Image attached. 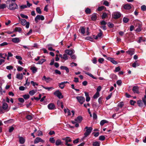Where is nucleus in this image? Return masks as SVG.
I'll return each mask as SVG.
<instances>
[{
    "instance_id": "38",
    "label": "nucleus",
    "mask_w": 146,
    "mask_h": 146,
    "mask_svg": "<svg viewBox=\"0 0 146 146\" xmlns=\"http://www.w3.org/2000/svg\"><path fill=\"white\" fill-rule=\"evenodd\" d=\"M63 59L65 60H67L68 59V57L67 54L65 53L63 55Z\"/></svg>"
},
{
    "instance_id": "37",
    "label": "nucleus",
    "mask_w": 146,
    "mask_h": 146,
    "mask_svg": "<svg viewBox=\"0 0 146 146\" xmlns=\"http://www.w3.org/2000/svg\"><path fill=\"white\" fill-rule=\"evenodd\" d=\"M42 87L44 88L47 90L48 91H50V90L54 89V88L53 87H45L43 86H42Z\"/></svg>"
},
{
    "instance_id": "59",
    "label": "nucleus",
    "mask_w": 146,
    "mask_h": 146,
    "mask_svg": "<svg viewBox=\"0 0 146 146\" xmlns=\"http://www.w3.org/2000/svg\"><path fill=\"white\" fill-rule=\"evenodd\" d=\"M124 104L123 102H119L118 104V106L119 107H120V108H122Z\"/></svg>"
},
{
    "instance_id": "9",
    "label": "nucleus",
    "mask_w": 146,
    "mask_h": 146,
    "mask_svg": "<svg viewBox=\"0 0 146 146\" xmlns=\"http://www.w3.org/2000/svg\"><path fill=\"white\" fill-rule=\"evenodd\" d=\"M62 140L65 141V144H67V143H68V142H70L72 141L70 138L68 137L62 138Z\"/></svg>"
},
{
    "instance_id": "64",
    "label": "nucleus",
    "mask_w": 146,
    "mask_h": 146,
    "mask_svg": "<svg viewBox=\"0 0 146 146\" xmlns=\"http://www.w3.org/2000/svg\"><path fill=\"white\" fill-rule=\"evenodd\" d=\"M27 7V6L26 5H22L20 6V8L21 9H23Z\"/></svg>"
},
{
    "instance_id": "8",
    "label": "nucleus",
    "mask_w": 146,
    "mask_h": 146,
    "mask_svg": "<svg viewBox=\"0 0 146 146\" xmlns=\"http://www.w3.org/2000/svg\"><path fill=\"white\" fill-rule=\"evenodd\" d=\"M44 141L40 137H37L36 138L34 141V143L35 144L37 143L40 142L42 143L44 142Z\"/></svg>"
},
{
    "instance_id": "17",
    "label": "nucleus",
    "mask_w": 146,
    "mask_h": 146,
    "mask_svg": "<svg viewBox=\"0 0 146 146\" xmlns=\"http://www.w3.org/2000/svg\"><path fill=\"white\" fill-rule=\"evenodd\" d=\"M83 119V118L81 116H79L74 119L75 121L78 123H80Z\"/></svg>"
},
{
    "instance_id": "57",
    "label": "nucleus",
    "mask_w": 146,
    "mask_h": 146,
    "mask_svg": "<svg viewBox=\"0 0 146 146\" xmlns=\"http://www.w3.org/2000/svg\"><path fill=\"white\" fill-rule=\"evenodd\" d=\"M93 118L94 119H96L97 118V115L95 113H93Z\"/></svg>"
},
{
    "instance_id": "46",
    "label": "nucleus",
    "mask_w": 146,
    "mask_h": 146,
    "mask_svg": "<svg viewBox=\"0 0 146 146\" xmlns=\"http://www.w3.org/2000/svg\"><path fill=\"white\" fill-rule=\"evenodd\" d=\"M129 19L126 17H124L123 19V21L125 23H127L129 21Z\"/></svg>"
},
{
    "instance_id": "10",
    "label": "nucleus",
    "mask_w": 146,
    "mask_h": 146,
    "mask_svg": "<svg viewBox=\"0 0 146 146\" xmlns=\"http://www.w3.org/2000/svg\"><path fill=\"white\" fill-rule=\"evenodd\" d=\"M48 108L50 110H53L55 109V106L54 104L50 103L48 105Z\"/></svg>"
},
{
    "instance_id": "24",
    "label": "nucleus",
    "mask_w": 146,
    "mask_h": 146,
    "mask_svg": "<svg viewBox=\"0 0 146 146\" xmlns=\"http://www.w3.org/2000/svg\"><path fill=\"white\" fill-rule=\"evenodd\" d=\"M52 45L51 44H49L47 45L48 46V49L50 51H54L55 50L52 48Z\"/></svg>"
},
{
    "instance_id": "3",
    "label": "nucleus",
    "mask_w": 146,
    "mask_h": 146,
    "mask_svg": "<svg viewBox=\"0 0 146 146\" xmlns=\"http://www.w3.org/2000/svg\"><path fill=\"white\" fill-rule=\"evenodd\" d=\"M44 17L42 15H38L35 17V20L36 23H38V20H41V21H43L44 20Z\"/></svg>"
},
{
    "instance_id": "22",
    "label": "nucleus",
    "mask_w": 146,
    "mask_h": 146,
    "mask_svg": "<svg viewBox=\"0 0 146 146\" xmlns=\"http://www.w3.org/2000/svg\"><path fill=\"white\" fill-rule=\"evenodd\" d=\"M30 69L32 70L33 73H35L37 70V68L35 66L32 67Z\"/></svg>"
},
{
    "instance_id": "55",
    "label": "nucleus",
    "mask_w": 146,
    "mask_h": 146,
    "mask_svg": "<svg viewBox=\"0 0 146 146\" xmlns=\"http://www.w3.org/2000/svg\"><path fill=\"white\" fill-rule=\"evenodd\" d=\"M17 69L18 71L19 72L22 71L23 69V68L21 66H18Z\"/></svg>"
},
{
    "instance_id": "33",
    "label": "nucleus",
    "mask_w": 146,
    "mask_h": 146,
    "mask_svg": "<svg viewBox=\"0 0 146 146\" xmlns=\"http://www.w3.org/2000/svg\"><path fill=\"white\" fill-rule=\"evenodd\" d=\"M103 4L104 5L106 6H108L110 5V3L106 0H103Z\"/></svg>"
},
{
    "instance_id": "51",
    "label": "nucleus",
    "mask_w": 146,
    "mask_h": 146,
    "mask_svg": "<svg viewBox=\"0 0 146 146\" xmlns=\"http://www.w3.org/2000/svg\"><path fill=\"white\" fill-rule=\"evenodd\" d=\"M105 139V137L104 135H101L99 137V139L101 141H104Z\"/></svg>"
},
{
    "instance_id": "28",
    "label": "nucleus",
    "mask_w": 146,
    "mask_h": 146,
    "mask_svg": "<svg viewBox=\"0 0 146 146\" xmlns=\"http://www.w3.org/2000/svg\"><path fill=\"white\" fill-rule=\"evenodd\" d=\"M8 107V104L6 103H4L2 105V108L4 110H6Z\"/></svg>"
},
{
    "instance_id": "2",
    "label": "nucleus",
    "mask_w": 146,
    "mask_h": 146,
    "mask_svg": "<svg viewBox=\"0 0 146 146\" xmlns=\"http://www.w3.org/2000/svg\"><path fill=\"white\" fill-rule=\"evenodd\" d=\"M84 129H86V132L84 134V137H86L90 134L92 130V128L91 127L86 126Z\"/></svg>"
},
{
    "instance_id": "39",
    "label": "nucleus",
    "mask_w": 146,
    "mask_h": 146,
    "mask_svg": "<svg viewBox=\"0 0 146 146\" xmlns=\"http://www.w3.org/2000/svg\"><path fill=\"white\" fill-rule=\"evenodd\" d=\"M65 86V84L63 82L60 83L59 84V87L62 89H63L64 88Z\"/></svg>"
},
{
    "instance_id": "27",
    "label": "nucleus",
    "mask_w": 146,
    "mask_h": 146,
    "mask_svg": "<svg viewBox=\"0 0 146 146\" xmlns=\"http://www.w3.org/2000/svg\"><path fill=\"white\" fill-rule=\"evenodd\" d=\"M137 104L139 106L142 107L143 106V103L141 100H139L137 101Z\"/></svg>"
},
{
    "instance_id": "42",
    "label": "nucleus",
    "mask_w": 146,
    "mask_h": 146,
    "mask_svg": "<svg viewBox=\"0 0 146 146\" xmlns=\"http://www.w3.org/2000/svg\"><path fill=\"white\" fill-rule=\"evenodd\" d=\"M93 145L94 146H100V143L98 141L93 142Z\"/></svg>"
},
{
    "instance_id": "50",
    "label": "nucleus",
    "mask_w": 146,
    "mask_h": 146,
    "mask_svg": "<svg viewBox=\"0 0 146 146\" xmlns=\"http://www.w3.org/2000/svg\"><path fill=\"white\" fill-rule=\"evenodd\" d=\"M26 118L27 119L29 120H31L32 119L33 117L31 115H28L26 116Z\"/></svg>"
},
{
    "instance_id": "31",
    "label": "nucleus",
    "mask_w": 146,
    "mask_h": 146,
    "mask_svg": "<svg viewBox=\"0 0 146 146\" xmlns=\"http://www.w3.org/2000/svg\"><path fill=\"white\" fill-rule=\"evenodd\" d=\"M108 123V121L106 120H103L100 122V125L101 126H103L105 123Z\"/></svg>"
},
{
    "instance_id": "48",
    "label": "nucleus",
    "mask_w": 146,
    "mask_h": 146,
    "mask_svg": "<svg viewBox=\"0 0 146 146\" xmlns=\"http://www.w3.org/2000/svg\"><path fill=\"white\" fill-rule=\"evenodd\" d=\"M23 97L24 98V99L26 100L29 99L30 96L28 94H25L23 96Z\"/></svg>"
},
{
    "instance_id": "63",
    "label": "nucleus",
    "mask_w": 146,
    "mask_h": 146,
    "mask_svg": "<svg viewBox=\"0 0 146 146\" xmlns=\"http://www.w3.org/2000/svg\"><path fill=\"white\" fill-rule=\"evenodd\" d=\"M108 26L110 28H112L114 26V25L113 23L110 22L108 23Z\"/></svg>"
},
{
    "instance_id": "5",
    "label": "nucleus",
    "mask_w": 146,
    "mask_h": 146,
    "mask_svg": "<svg viewBox=\"0 0 146 146\" xmlns=\"http://www.w3.org/2000/svg\"><path fill=\"white\" fill-rule=\"evenodd\" d=\"M76 99L81 104H82L85 101V98L81 96H77L76 97Z\"/></svg>"
},
{
    "instance_id": "7",
    "label": "nucleus",
    "mask_w": 146,
    "mask_h": 146,
    "mask_svg": "<svg viewBox=\"0 0 146 146\" xmlns=\"http://www.w3.org/2000/svg\"><path fill=\"white\" fill-rule=\"evenodd\" d=\"M132 5L130 4H127L123 5V8L125 10H129L131 8Z\"/></svg>"
},
{
    "instance_id": "53",
    "label": "nucleus",
    "mask_w": 146,
    "mask_h": 146,
    "mask_svg": "<svg viewBox=\"0 0 146 146\" xmlns=\"http://www.w3.org/2000/svg\"><path fill=\"white\" fill-rule=\"evenodd\" d=\"M105 8V7L104 6H101L100 7H99L98 8L97 10L98 11H100L103 10L104 8Z\"/></svg>"
},
{
    "instance_id": "14",
    "label": "nucleus",
    "mask_w": 146,
    "mask_h": 146,
    "mask_svg": "<svg viewBox=\"0 0 146 146\" xmlns=\"http://www.w3.org/2000/svg\"><path fill=\"white\" fill-rule=\"evenodd\" d=\"M126 52L131 56L134 54V50L133 48L130 49L128 51H127Z\"/></svg>"
},
{
    "instance_id": "12",
    "label": "nucleus",
    "mask_w": 146,
    "mask_h": 146,
    "mask_svg": "<svg viewBox=\"0 0 146 146\" xmlns=\"http://www.w3.org/2000/svg\"><path fill=\"white\" fill-rule=\"evenodd\" d=\"M65 52L67 54L71 55L74 52V51L72 50L67 49L65 50Z\"/></svg>"
},
{
    "instance_id": "21",
    "label": "nucleus",
    "mask_w": 146,
    "mask_h": 146,
    "mask_svg": "<svg viewBox=\"0 0 146 146\" xmlns=\"http://www.w3.org/2000/svg\"><path fill=\"white\" fill-rule=\"evenodd\" d=\"M22 29L20 27H15L13 31L14 32H18L19 33H21L22 31Z\"/></svg>"
},
{
    "instance_id": "36",
    "label": "nucleus",
    "mask_w": 146,
    "mask_h": 146,
    "mask_svg": "<svg viewBox=\"0 0 146 146\" xmlns=\"http://www.w3.org/2000/svg\"><path fill=\"white\" fill-rule=\"evenodd\" d=\"M86 40H90L92 42H93L94 40V38L90 36H88L86 38Z\"/></svg>"
},
{
    "instance_id": "23",
    "label": "nucleus",
    "mask_w": 146,
    "mask_h": 146,
    "mask_svg": "<svg viewBox=\"0 0 146 146\" xmlns=\"http://www.w3.org/2000/svg\"><path fill=\"white\" fill-rule=\"evenodd\" d=\"M79 31H80V33L84 35L85 33V28L83 27H80Z\"/></svg>"
},
{
    "instance_id": "26",
    "label": "nucleus",
    "mask_w": 146,
    "mask_h": 146,
    "mask_svg": "<svg viewBox=\"0 0 146 146\" xmlns=\"http://www.w3.org/2000/svg\"><path fill=\"white\" fill-rule=\"evenodd\" d=\"M145 93L146 94V89H145ZM142 100L145 106H146V95H145L144 97L142 98Z\"/></svg>"
},
{
    "instance_id": "32",
    "label": "nucleus",
    "mask_w": 146,
    "mask_h": 146,
    "mask_svg": "<svg viewBox=\"0 0 146 146\" xmlns=\"http://www.w3.org/2000/svg\"><path fill=\"white\" fill-rule=\"evenodd\" d=\"M145 41V40L143 39L142 37H139L138 40L137 41L138 43H140L142 42H144Z\"/></svg>"
},
{
    "instance_id": "30",
    "label": "nucleus",
    "mask_w": 146,
    "mask_h": 146,
    "mask_svg": "<svg viewBox=\"0 0 146 146\" xmlns=\"http://www.w3.org/2000/svg\"><path fill=\"white\" fill-rule=\"evenodd\" d=\"M36 90H32L30 91L29 92V94L31 96H33L34 95L35 93L36 92Z\"/></svg>"
},
{
    "instance_id": "35",
    "label": "nucleus",
    "mask_w": 146,
    "mask_h": 146,
    "mask_svg": "<svg viewBox=\"0 0 146 146\" xmlns=\"http://www.w3.org/2000/svg\"><path fill=\"white\" fill-rule=\"evenodd\" d=\"M21 24L23 25H25L27 23L25 19H21Z\"/></svg>"
},
{
    "instance_id": "61",
    "label": "nucleus",
    "mask_w": 146,
    "mask_h": 146,
    "mask_svg": "<svg viewBox=\"0 0 146 146\" xmlns=\"http://www.w3.org/2000/svg\"><path fill=\"white\" fill-rule=\"evenodd\" d=\"M6 69L9 70H11L13 69V67L11 65L7 66L6 67Z\"/></svg>"
},
{
    "instance_id": "56",
    "label": "nucleus",
    "mask_w": 146,
    "mask_h": 146,
    "mask_svg": "<svg viewBox=\"0 0 146 146\" xmlns=\"http://www.w3.org/2000/svg\"><path fill=\"white\" fill-rule=\"evenodd\" d=\"M99 31H100V32L97 35V36L98 37H101L102 36V32L100 29L99 30Z\"/></svg>"
},
{
    "instance_id": "62",
    "label": "nucleus",
    "mask_w": 146,
    "mask_h": 146,
    "mask_svg": "<svg viewBox=\"0 0 146 146\" xmlns=\"http://www.w3.org/2000/svg\"><path fill=\"white\" fill-rule=\"evenodd\" d=\"M31 84H32V85L34 86L35 85H36V86H38V84H37V83H36V82H34L33 81H31Z\"/></svg>"
},
{
    "instance_id": "6",
    "label": "nucleus",
    "mask_w": 146,
    "mask_h": 146,
    "mask_svg": "<svg viewBox=\"0 0 146 146\" xmlns=\"http://www.w3.org/2000/svg\"><path fill=\"white\" fill-rule=\"evenodd\" d=\"M113 18L114 19H117L121 16V14L119 12H114L112 15Z\"/></svg>"
},
{
    "instance_id": "34",
    "label": "nucleus",
    "mask_w": 146,
    "mask_h": 146,
    "mask_svg": "<svg viewBox=\"0 0 146 146\" xmlns=\"http://www.w3.org/2000/svg\"><path fill=\"white\" fill-rule=\"evenodd\" d=\"M46 60L45 59H40L39 61H38L37 63L38 64H42L44 62L46 61Z\"/></svg>"
},
{
    "instance_id": "40",
    "label": "nucleus",
    "mask_w": 146,
    "mask_h": 146,
    "mask_svg": "<svg viewBox=\"0 0 146 146\" xmlns=\"http://www.w3.org/2000/svg\"><path fill=\"white\" fill-rule=\"evenodd\" d=\"M99 96V92H96V93L94 95L93 98L94 99H96Z\"/></svg>"
},
{
    "instance_id": "52",
    "label": "nucleus",
    "mask_w": 146,
    "mask_h": 146,
    "mask_svg": "<svg viewBox=\"0 0 146 146\" xmlns=\"http://www.w3.org/2000/svg\"><path fill=\"white\" fill-rule=\"evenodd\" d=\"M104 61V59L102 58H100L98 59V62L100 63H102Z\"/></svg>"
},
{
    "instance_id": "58",
    "label": "nucleus",
    "mask_w": 146,
    "mask_h": 146,
    "mask_svg": "<svg viewBox=\"0 0 146 146\" xmlns=\"http://www.w3.org/2000/svg\"><path fill=\"white\" fill-rule=\"evenodd\" d=\"M141 9L142 10L145 11L146 10V6L145 5H143L141 7Z\"/></svg>"
},
{
    "instance_id": "41",
    "label": "nucleus",
    "mask_w": 146,
    "mask_h": 146,
    "mask_svg": "<svg viewBox=\"0 0 146 146\" xmlns=\"http://www.w3.org/2000/svg\"><path fill=\"white\" fill-rule=\"evenodd\" d=\"M6 5L5 4H2L0 5V9H4L6 8Z\"/></svg>"
},
{
    "instance_id": "13",
    "label": "nucleus",
    "mask_w": 146,
    "mask_h": 146,
    "mask_svg": "<svg viewBox=\"0 0 146 146\" xmlns=\"http://www.w3.org/2000/svg\"><path fill=\"white\" fill-rule=\"evenodd\" d=\"M19 142L20 144H24L25 140V139L22 137H20L19 136Z\"/></svg>"
},
{
    "instance_id": "15",
    "label": "nucleus",
    "mask_w": 146,
    "mask_h": 146,
    "mask_svg": "<svg viewBox=\"0 0 146 146\" xmlns=\"http://www.w3.org/2000/svg\"><path fill=\"white\" fill-rule=\"evenodd\" d=\"M132 90L134 93L139 94V88L137 86H135L133 87Z\"/></svg>"
},
{
    "instance_id": "1",
    "label": "nucleus",
    "mask_w": 146,
    "mask_h": 146,
    "mask_svg": "<svg viewBox=\"0 0 146 146\" xmlns=\"http://www.w3.org/2000/svg\"><path fill=\"white\" fill-rule=\"evenodd\" d=\"M7 2L9 4L8 9L9 10H13L18 8V5L15 2L9 0L7 1Z\"/></svg>"
},
{
    "instance_id": "25",
    "label": "nucleus",
    "mask_w": 146,
    "mask_h": 146,
    "mask_svg": "<svg viewBox=\"0 0 146 146\" xmlns=\"http://www.w3.org/2000/svg\"><path fill=\"white\" fill-rule=\"evenodd\" d=\"M84 72L85 73V74L88 75V76H90V77H92L93 79H97L96 78V77L94 76L91 73H89L88 72H86V71Z\"/></svg>"
},
{
    "instance_id": "44",
    "label": "nucleus",
    "mask_w": 146,
    "mask_h": 146,
    "mask_svg": "<svg viewBox=\"0 0 146 146\" xmlns=\"http://www.w3.org/2000/svg\"><path fill=\"white\" fill-rule=\"evenodd\" d=\"M141 25H139L135 31L137 32H139L141 31Z\"/></svg>"
},
{
    "instance_id": "11",
    "label": "nucleus",
    "mask_w": 146,
    "mask_h": 146,
    "mask_svg": "<svg viewBox=\"0 0 146 146\" xmlns=\"http://www.w3.org/2000/svg\"><path fill=\"white\" fill-rule=\"evenodd\" d=\"M107 59L111 62L113 64L116 65L117 64V62L114 60V58L111 57L107 58Z\"/></svg>"
},
{
    "instance_id": "19",
    "label": "nucleus",
    "mask_w": 146,
    "mask_h": 146,
    "mask_svg": "<svg viewBox=\"0 0 146 146\" xmlns=\"http://www.w3.org/2000/svg\"><path fill=\"white\" fill-rule=\"evenodd\" d=\"M23 75L22 73L20 74L18 73L16 75V78L19 80H22L23 78Z\"/></svg>"
},
{
    "instance_id": "18",
    "label": "nucleus",
    "mask_w": 146,
    "mask_h": 146,
    "mask_svg": "<svg viewBox=\"0 0 146 146\" xmlns=\"http://www.w3.org/2000/svg\"><path fill=\"white\" fill-rule=\"evenodd\" d=\"M55 144L56 146L62 145H63V142L59 139H58L56 141Z\"/></svg>"
},
{
    "instance_id": "16",
    "label": "nucleus",
    "mask_w": 146,
    "mask_h": 146,
    "mask_svg": "<svg viewBox=\"0 0 146 146\" xmlns=\"http://www.w3.org/2000/svg\"><path fill=\"white\" fill-rule=\"evenodd\" d=\"M43 80H45L47 83H48L52 80V79L49 77L46 78L45 76H44L42 78Z\"/></svg>"
},
{
    "instance_id": "54",
    "label": "nucleus",
    "mask_w": 146,
    "mask_h": 146,
    "mask_svg": "<svg viewBox=\"0 0 146 146\" xmlns=\"http://www.w3.org/2000/svg\"><path fill=\"white\" fill-rule=\"evenodd\" d=\"M21 16L23 18H25L26 19H27L28 18V16L27 15H25L23 14H20Z\"/></svg>"
},
{
    "instance_id": "20",
    "label": "nucleus",
    "mask_w": 146,
    "mask_h": 146,
    "mask_svg": "<svg viewBox=\"0 0 146 146\" xmlns=\"http://www.w3.org/2000/svg\"><path fill=\"white\" fill-rule=\"evenodd\" d=\"M12 41L14 43H18L20 41L19 38H15L12 39Z\"/></svg>"
},
{
    "instance_id": "49",
    "label": "nucleus",
    "mask_w": 146,
    "mask_h": 146,
    "mask_svg": "<svg viewBox=\"0 0 146 146\" xmlns=\"http://www.w3.org/2000/svg\"><path fill=\"white\" fill-rule=\"evenodd\" d=\"M36 12L39 14H41L42 13L41 10L39 7H38L36 8Z\"/></svg>"
},
{
    "instance_id": "29",
    "label": "nucleus",
    "mask_w": 146,
    "mask_h": 146,
    "mask_svg": "<svg viewBox=\"0 0 146 146\" xmlns=\"http://www.w3.org/2000/svg\"><path fill=\"white\" fill-rule=\"evenodd\" d=\"M96 13L93 14L91 17V19L92 21H95L97 19Z\"/></svg>"
},
{
    "instance_id": "47",
    "label": "nucleus",
    "mask_w": 146,
    "mask_h": 146,
    "mask_svg": "<svg viewBox=\"0 0 146 146\" xmlns=\"http://www.w3.org/2000/svg\"><path fill=\"white\" fill-rule=\"evenodd\" d=\"M49 141L52 143H54L55 142V140L54 137H50L49 139Z\"/></svg>"
},
{
    "instance_id": "45",
    "label": "nucleus",
    "mask_w": 146,
    "mask_h": 146,
    "mask_svg": "<svg viewBox=\"0 0 146 146\" xmlns=\"http://www.w3.org/2000/svg\"><path fill=\"white\" fill-rule=\"evenodd\" d=\"M139 66V64L137 63L136 62L133 63L132 65V66L134 68H135L137 66Z\"/></svg>"
},
{
    "instance_id": "4",
    "label": "nucleus",
    "mask_w": 146,
    "mask_h": 146,
    "mask_svg": "<svg viewBox=\"0 0 146 146\" xmlns=\"http://www.w3.org/2000/svg\"><path fill=\"white\" fill-rule=\"evenodd\" d=\"M54 94L57 96L59 99H62L63 98V96L62 95V93L58 90L55 91L54 93Z\"/></svg>"
},
{
    "instance_id": "60",
    "label": "nucleus",
    "mask_w": 146,
    "mask_h": 146,
    "mask_svg": "<svg viewBox=\"0 0 146 146\" xmlns=\"http://www.w3.org/2000/svg\"><path fill=\"white\" fill-rule=\"evenodd\" d=\"M107 15L106 13H103L102 16V19H104L107 16Z\"/></svg>"
},
{
    "instance_id": "43",
    "label": "nucleus",
    "mask_w": 146,
    "mask_h": 146,
    "mask_svg": "<svg viewBox=\"0 0 146 146\" xmlns=\"http://www.w3.org/2000/svg\"><path fill=\"white\" fill-rule=\"evenodd\" d=\"M85 12L86 14H90L91 9L88 8H87L85 10Z\"/></svg>"
}]
</instances>
